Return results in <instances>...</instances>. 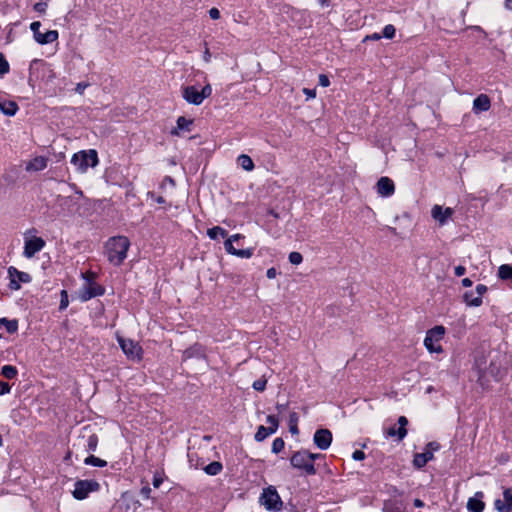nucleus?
I'll return each mask as SVG.
<instances>
[{
    "mask_svg": "<svg viewBox=\"0 0 512 512\" xmlns=\"http://www.w3.org/2000/svg\"><path fill=\"white\" fill-rule=\"evenodd\" d=\"M475 366L482 385L488 384L491 379L499 381L505 374V356L498 351H490L487 355L477 357Z\"/></svg>",
    "mask_w": 512,
    "mask_h": 512,
    "instance_id": "obj_1",
    "label": "nucleus"
},
{
    "mask_svg": "<svg viewBox=\"0 0 512 512\" xmlns=\"http://www.w3.org/2000/svg\"><path fill=\"white\" fill-rule=\"evenodd\" d=\"M130 242L125 236H116L108 240L106 244L108 260L114 265H121L127 256Z\"/></svg>",
    "mask_w": 512,
    "mask_h": 512,
    "instance_id": "obj_2",
    "label": "nucleus"
},
{
    "mask_svg": "<svg viewBox=\"0 0 512 512\" xmlns=\"http://www.w3.org/2000/svg\"><path fill=\"white\" fill-rule=\"evenodd\" d=\"M71 163L76 169L84 173L89 167H95L98 164V155L96 150L80 151L72 156Z\"/></svg>",
    "mask_w": 512,
    "mask_h": 512,
    "instance_id": "obj_3",
    "label": "nucleus"
},
{
    "mask_svg": "<svg viewBox=\"0 0 512 512\" xmlns=\"http://www.w3.org/2000/svg\"><path fill=\"white\" fill-rule=\"evenodd\" d=\"M260 503L267 510L271 511H280L283 505V502L274 486H269L263 489L260 497Z\"/></svg>",
    "mask_w": 512,
    "mask_h": 512,
    "instance_id": "obj_4",
    "label": "nucleus"
},
{
    "mask_svg": "<svg viewBox=\"0 0 512 512\" xmlns=\"http://www.w3.org/2000/svg\"><path fill=\"white\" fill-rule=\"evenodd\" d=\"M308 457L309 455L307 450L297 451L292 454L290 458V463L293 468L302 470L307 475H315L316 468L314 464H310V462L307 459Z\"/></svg>",
    "mask_w": 512,
    "mask_h": 512,
    "instance_id": "obj_5",
    "label": "nucleus"
},
{
    "mask_svg": "<svg viewBox=\"0 0 512 512\" xmlns=\"http://www.w3.org/2000/svg\"><path fill=\"white\" fill-rule=\"evenodd\" d=\"M444 334L445 328L443 326H435L434 328L430 329L424 339L425 347L430 352H441L442 347L438 344V342L443 338Z\"/></svg>",
    "mask_w": 512,
    "mask_h": 512,
    "instance_id": "obj_6",
    "label": "nucleus"
},
{
    "mask_svg": "<svg viewBox=\"0 0 512 512\" xmlns=\"http://www.w3.org/2000/svg\"><path fill=\"white\" fill-rule=\"evenodd\" d=\"M117 339L122 351L129 359L137 361L141 360L142 348L137 342L121 336H118Z\"/></svg>",
    "mask_w": 512,
    "mask_h": 512,
    "instance_id": "obj_7",
    "label": "nucleus"
},
{
    "mask_svg": "<svg viewBox=\"0 0 512 512\" xmlns=\"http://www.w3.org/2000/svg\"><path fill=\"white\" fill-rule=\"evenodd\" d=\"M100 485L94 480H78L72 492L73 497L77 500L85 499L90 492L98 491Z\"/></svg>",
    "mask_w": 512,
    "mask_h": 512,
    "instance_id": "obj_8",
    "label": "nucleus"
},
{
    "mask_svg": "<svg viewBox=\"0 0 512 512\" xmlns=\"http://www.w3.org/2000/svg\"><path fill=\"white\" fill-rule=\"evenodd\" d=\"M41 23L39 21L32 22L30 29L34 34L35 40L39 44H48L58 39V32L56 30H48L46 33H40Z\"/></svg>",
    "mask_w": 512,
    "mask_h": 512,
    "instance_id": "obj_9",
    "label": "nucleus"
},
{
    "mask_svg": "<svg viewBox=\"0 0 512 512\" xmlns=\"http://www.w3.org/2000/svg\"><path fill=\"white\" fill-rule=\"evenodd\" d=\"M104 294V288L95 282H87L83 289L79 292V298L82 301H88L93 297L101 296Z\"/></svg>",
    "mask_w": 512,
    "mask_h": 512,
    "instance_id": "obj_10",
    "label": "nucleus"
},
{
    "mask_svg": "<svg viewBox=\"0 0 512 512\" xmlns=\"http://www.w3.org/2000/svg\"><path fill=\"white\" fill-rule=\"evenodd\" d=\"M44 246L45 241L41 237L26 239L23 254L26 258H32L37 252L41 251Z\"/></svg>",
    "mask_w": 512,
    "mask_h": 512,
    "instance_id": "obj_11",
    "label": "nucleus"
},
{
    "mask_svg": "<svg viewBox=\"0 0 512 512\" xmlns=\"http://www.w3.org/2000/svg\"><path fill=\"white\" fill-rule=\"evenodd\" d=\"M454 214V210L450 207L443 208L440 205H434L431 210L433 219L438 222L440 226H443Z\"/></svg>",
    "mask_w": 512,
    "mask_h": 512,
    "instance_id": "obj_12",
    "label": "nucleus"
},
{
    "mask_svg": "<svg viewBox=\"0 0 512 512\" xmlns=\"http://www.w3.org/2000/svg\"><path fill=\"white\" fill-rule=\"evenodd\" d=\"M315 445L321 449L326 450L332 442V433L328 429H318L313 437Z\"/></svg>",
    "mask_w": 512,
    "mask_h": 512,
    "instance_id": "obj_13",
    "label": "nucleus"
},
{
    "mask_svg": "<svg viewBox=\"0 0 512 512\" xmlns=\"http://www.w3.org/2000/svg\"><path fill=\"white\" fill-rule=\"evenodd\" d=\"M9 276L11 277L10 288L14 290H18L20 288V284L15 280L17 277L19 282L28 283L31 281V276L22 271H18L15 267H10L8 269Z\"/></svg>",
    "mask_w": 512,
    "mask_h": 512,
    "instance_id": "obj_14",
    "label": "nucleus"
},
{
    "mask_svg": "<svg viewBox=\"0 0 512 512\" xmlns=\"http://www.w3.org/2000/svg\"><path fill=\"white\" fill-rule=\"evenodd\" d=\"M503 500L496 499L494 502L495 509L498 512H511L512 511V490L507 488L503 492Z\"/></svg>",
    "mask_w": 512,
    "mask_h": 512,
    "instance_id": "obj_15",
    "label": "nucleus"
},
{
    "mask_svg": "<svg viewBox=\"0 0 512 512\" xmlns=\"http://www.w3.org/2000/svg\"><path fill=\"white\" fill-rule=\"evenodd\" d=\"M377 193L382 197H389L395 191L393 181L388 177H381L376 184Z\"/></svg>",
    "mask_w": 512,
    "mask_h": 512,
    "instance_id": "obj_16",
    "label": "nucleus"
},
{
    "mask_svg": "<svg viewBox=\"0 0 512 512\" xmlns=\"http://www.w3.org/2000/svg\"><path fill=\"white\" fill-rule=\"evenodd\" d=\"M182 96L188 103L194 105H200L203 102V97L195 86L184 87Z\"/></svg>",
    "mask_w": 512,
    "mask_h": 512,
    "instance_id": "obj_17",
    "label": "nucleus"
},
{
    "mask_svg": "<svg viewBox=\"0 0 512 512\" xmlns=\"http://www.w3.org/2000/svg\"><path fill=\"white\" fill-rule=\"evenodd\" d=\"M483 492H476L474 497L468 499L467 509L469 512H483L485 503L482 501Z\"/></svg>",
    "mask_w": 512,
    "mask_h": 512,
    "instance_id": "obj_18",
    "label": "nucleus"
},
{
    "mask_svg": "<svg viewBox=\"0 0 512 512\" xmlns=\"http://www.w3.org/2000/svg\"><path fill=\"white\" fill-rule=\"evenodd\" d=\"M383 512H406V504L402 500L388 499L383 504Z\"/></svg>",
    "mask_w": 512,
    "mask_h": 512,
    "instance_id": "obj_19",
    "label": "nucleus"
},
{
    "mask_svg": "<svg viewBox=\"0 0 512 512\" xmlns=\"http://www.w3.org/2000/svg\"><path fill=\"white\" fill-rule=\"evenodd\" d=\"M490 106H491L490 99L485 94H480L473 101V111L475 113L487 111V110H489Z\"/></svg>",
    "mask_w": 512,
    "mask_h": 512,
    "instance_id": "obj_20",
    "label": "nucleus"
},
{
    "mask_svg": "<svg viewBox=\"0 0 512 512\" xmlns=\"http://www.w3.org/2000/svg\"><path fill=\"white\" fill-rule=\"evenodd\" d=\"M47 166V159L43 156H38L29 161L26 165L27 171H41Z\"/></svg>",
    "mask_w": 512,
    "mask_h": 512,
    "instance_id": "obj_21",
    "label": "nucleus"
},
{
    "mask_svg": "<svg viewBox=\"0 0 512 512\" xmlns=\"http://www.w3.org/2000/svg\"><path fill=\"white\" fill-rule=\"evenodd\" d=\"M433 458V452L430 450H426L423 453H417L414 456L413 464L417 468L424 467L428 461Z\"/></svg>",
    "mask_w": 512,
    "mask_h": 512,
    "instance_id": "obj_22",
    "label": "nucleus"
},
{
    "mask_svg": "<svg viewBox=\"0 0 512 512\" xmlns=\"http://www.w3.org/2000/svg\"><path fill=\"white\" fill-rule=\"evenodd\" d=\"M193 124V120L186 119L183 116H180L177 119V126L172 129L171 134L172 135H179V130H186L190 131V126Z\"/></svg>",
    "mask_w": 512,
    "mask_h": 512,
    "instance_id": "obj_23",
    "label": "nucleus"
},
{
    "mask_svg": "<svg viewBox=\"0 0 512 512\" xmlns=\"http://www.w3.org/2000/svg\"><path fill=\"white\" fill-rule=\"evenodd\" d=\"M463 301L470 307H479L482 304V298L475 296L473 291H467L463 295Z\"/></svg>",
    "mask_w": 512,
    "mask_h": 512,
    "instance_id": "obj_24",
    "label": "nucleus"
},
{
    "mask_svg": "<svg viewBox=\"0 0 512 512\" xmlns=\"http://www.w3.org/2000/svg\"><path fill=\"white\" fill-rule=\"evenodd\" d=\"M0 110L2 111L3 114H5L7 116H13L16 114V112L18 110V106L13 101H9L7 103L0 102Z\"/></svg>",
    "mask_w": 512,
    "mask_h": 512,
    "instance_id": "obj_25",
    "label": "nucleus"
},
{
    "mask_svg": "<svg viewBox=\"0 0 512 512\" xmlns=\"http://www.w3.org/2000/svg\"><path fill=\"white\" fill-rule=\"evenodd\" d=\"M298 421H299L298 414L296 412H291L289 414L288 424H289V431L294 435L299 433Z\"/></svg>",
    "mask_w": 512,
    "mask_h": 512,
    "instance_id": "obj_26",
    "label": "nucleus"
},
{
    "mask_svg": "<svg viewBox=\"0 0 512 512\" xmlns=\"http://www.w3.org/2000/svg\"><path fill=\"white\" fill-rule=\"evenodd\" d=\"M275 433V431H271L270 427H265L263 425L258 427V430L255 434V440L257 442H261L266 439L270 434Z\"/></svg>",
    "mask_w": 512,
    "mask_h": 512,
    "instance_id": "obj_27",
    "label": "nucleus"
},
{
    "mask_svg": "<svg viewBox=\"0 0 512 512\" xmlns=\"http://www.w3.org/2000/svg\"><path fill=\"white\" fill-rule=\"evenodd\" d=\"M498 276L502 280H512V266L503 264L498 269Z\"/></svg>",
    "mask_w": 512,
    "mask_h": 512,
    "instance_id": "obj_28",
    "label": "nucleus"
},
{
    "mask_svg": "<svg viewBox=\"0 0 512 512\" xmlns=\"http://www.w3.org/2000/svg\"><path fill=\"white\" fill-rule=\"evenodd\" d=\"M398 424L400 425V427L397 430V437H398V440L401 441L407 435V429H406V425L408 424L407 418L405 416H400L398 418Z\"/></svg>",
    "mask_w": 512,
    "mask_h": 512,
    "instance_id": "obj_29",
    "label": "nucleus"
},
{
    "mask_svg": "<svg viewBox=\"0 0 512 512\" xmlns=\"http://www.w3.org/2000/svg\"><path fill=\"white\" fill-rule=\"evenodd\" d=\"M238 163L246 171H251L254 168V163L252 159L245 154H242L238 157Z\"/></svg>",
    "mask_w": 512,
    "mask_h": 512,
    "instance_id": "obj_30",
    "label": "nucleus"
},
{
    "mask_svg": "<svg viewBox=\"0 0 512 512\" xmlns=\"http://www.w3.org/2000/svg\"><path fill=\"white\" fill-rule=\"evenodd\" d=\"M227 234H228L227 231L220 226H215V227L207 230V235L212 240L217 239L218 236H221L224 238L227 236Z\"/></svg>",
    "mask_w": 512,
    "mask_h": 512,
    "instance_id": "obj_31",
    "label": "nucleus"
},
{
    "mask_svg": "<svg viewBox=\"0 0 512 512\" xmlns=\"http://www.w3.org/2000/svg\"><path fill=\"white\" fill-rule=\"evenodd\" d=\"M223 466L220 462L218 461H214V462H211L210 464H208L205 468H204V471L208 474V475H212V476H215L217 474H219L222 470Z\"/></svg>",
    "mask_w": 512,
    "mask_h": 512,
    "instance_id": "obj_32",
    "label": "nucleus"
},
{
    "mask_svg": "<svg viewBox=\"0 0 512 512\" xmlns=\"http://www.w3.org/2000/svg\"><path fill=\"white\" fill-rule=\"evenodd\" d=\"M5 326L7 332L14 333L18 329L17 320H7L6 318L0 319V327Z\"/></svg>",
    "mask_w": 512,
    "mask_h": 512,
    "instance_id": "obj_33",
    "label": "nucleus"
},
{
    "mask_svg": "<svg viewBox=\"0 0 512 512\" xmlns=\"http://www.w3.org/2000/svg\"><path fill=\"white\" fill-rule=\"evenodd\" d=\"M84 463L86 465H92L96 467H105L107 465V462L105 460L95 457L94 455L86 457Z\"/></svg>",
    "mask_w": 512,
    "mask_h": 512,
    "instance_id": "obj_34",
    "label": "nucleus"
},
{
    "mask_svg": "<svg viewBox=\"0 0 512 512\" xmlns=\"http://www.w3.org/2000/svg\"><path fill=\"white\" fill-rule=\"evenodd\" d=\"M1 374L7 379H13L17 375V369L12 365H4L1 369Z\"/></svg>",
    "mask_w": 512,
    "mask_h": 512,
    "instance_id": "obj_35",
    "label": "nucleus"
},
{
    "mask_svg": "<svg viewBox=\"0 0 512 512\" xmlns=\"http://www.w3.org/2000/svg\"><path fill=\"white\" fill-rule=\"evenodd\" d=\"M195 355H199V356L203 355L201 346L194 345L193 347L185 350L184 353H183V358L184 359H188V358H191V357H193Z\"/></svg>",
    "mask_w": 512,
    "mask_h": 512,
    "instance_id": "obj_36",
    "label": "nucleus"
},
{
    "mask_svg": "<svg viewBox=\"0 0 512 512\" xmlns=\"http://www.w3.org/2000/svg\"><path fill=\"white\" fill-rule=\"evenodd\" d=\"M98 445V437L96 434L88 436L85 447L87 451H95Z\"/></svg>",
    "mask_w": 512,
    "mask_h": 512,
    "instance_id": "obj_37",
    "label": "nucleus"
},
{
    "mask_svg": "<svg viewBox=\"0 0 512 512\" xmlns=\"http://www.w3.org/2000/svg\"><path fill=\"white\" fill-rule=\"evenodd\" d=\"M284 446V440L282 438H276L272 443V452L278 454L284 449Z\"/></svg>",
    "mask_w": 512,
    "mask_h": 512,
    "instance_id": "obj_38",
    "label": "nucleus"
},
{
    "mask_svg": "<svg viewBox=\"0 0 512 512\" xmlns=\"http://www.w3.org/2000/svg\"><path fill=\"white\" fill-rule=\"evenodd\" d=\"M396 29L392 24H388L383 28L382 35L387 39H392L395 36Z\"/></svg>",
    "mask_w": 512,
    "mask_h": 512,
    "instance_id": "obj_39",
    "label": "nucleus"
},
{
    "mask_svg": "<svg viewBox=\"0 0 512 512\" xmlns=\"http://www.w3.org/2000/svg\"><path fill=\"white\" fill-rule=\"evenodd\" d=\"M9 63L5 59L4 55L0 52V76L5 75L9 72Z\"/></svg>",
    "mask_w": 512,
    "mask_h": 512,
    "instance_id": "obj_40",
    "label": "nucleus"
},
{
    "mask_svg": "<svg viewBox=\"0 0 512 512\" xmlns=\"http://www.w3.org/2000/svg\"><path fill=\"white\" fill-rule=\"evenodd\" d=\"M266 384H267V380L264 377H262L256 381H254L252 386L256 391L263 392L266 388Z\"/></svg>",
    "mask_w": 512,
    "mask_h": 512,
    "instance_id": "obj_41",
    "label": "nucleus"
},
{
    "mask_svg": "<svg viewBox=\"0 0 512 512\" xmlns=\"http://www.w3.org/2000/svg\"><path fill=\"white\" fill-rule=\"evenodd\" d=\"M289 261L293 265H299L303 261V257L299 252H291L289 254Z\"/></svg>",
    "mask_w": 512,
    "mask_h": 512,
    "instance_id": "obj_42",
    "label": "nucleus"
},
{
    "mask_svg": "<svg viewBox=\"0 0 512 512\" xmlns=\"http://www.w3.org/2000/svg\"><path fill=\"white\" fill-rule=\"evenodd\" d=\"M253 255V249H237L234 256L240 257V258H250Z\"/></svg>",
    "mask_w": 512,
    "mask_h": 512,
    "instance_id": "obj_43",
    "label": "nucleus"
},
{
    "mask_svg": "<svg viewBox=\"0 0 512 512\" xmlns=\"http://www.w3.org/2000/svg\"><path fill=\"white\" fill-rule=\"evenodd\" d=\"M48 2L49 0H39V2H37L34 5V10L39 13H45L48 6Z\"/></svg>",
    "mask_w": 512,
    "mask_h": 512,
    "instance_id": "obj_44",
    "label": "nucleus"
},
{
    "mask_svg": "<svg viewBox=\"0 0 512 512\" xmlns=\"http://www.w3.org/2000/svg\"><path fill=\"white\" fill-rule=\"evenodd\" d=\"M267 423L270 424V428H271V431H275L278 429V426H279V421L278 419L273 416V415H268L267 416Z\"/></svg>",
    "mask_w": 512,
    "mask_h": 512,
    "instance_id": "obj_45",
    "label": "nucleus"
},
{
    "mask_svg": "<svg viewBox=\"0 0 512 512\" xmlns=\"http://www.w3.org/2000/svg\"><path fill=\"white\" fill-rule=\"evenodd\" d=\"M224 247H225V250L227 251V253L231 254V255H234L235 252H236V248L233 246V242H232V239H227L225 242H224Z\"/></svg>",
    "mask_w": 512,
    "mask_h": 512,
    "instance_id": "obj_46",
    "label": "nucleus"
},
{
    "mask_svg": "<svg viewBox=\"0 0 512 512\" xmlns=\"http://www.w3.org/2000/svg\"><path fill=\"white\" fill-rule=\"evenodd\" d=\"M212 93V87L210 84H206L201 90H200V94H201V97H203V100L205 98H208Z\"/></svg>",
    "mask_w": 512,
    "mask_h": 512,
    "instance_id": "obj_47",
    "label": "nucleus"
},
{
    "mask_svg": "<svg viewBox=\"0 0 512 512\" xmlns=\"http://www.w3.org/2000/svg\"><path fill=\"white\" fill-rule=\"evenodd\" d=\"M68 294L65 290L61 291L60 309H65L68 306Z\"/></svg>",
    "mask_w": 512,
    "mask_h": 512,
    "instance_id": "obj_48",
    "label": "nucleus"
},
{
    "mask_svg": "<svg viewBox=\"0 0 512 512\" xmlns=\"http://www.w3.org/2000/svg\"><path fill=\"white\" fill-rule=\"evenodd\" d=\"M10 385L7 382L0 381V395H4L10 392Z\"/></svg>",
    "mask_w": 512,
    "mask_h": 512,
    "instance_id": "obj_49",
    "label": "nucleus"
},
{
    "mask_svg": "<svg viewBox=\"0 0 512 512\" xmlns=\"http://www.w3.org/2000/svg\"><path fill=\"white\" fill-rule=\"evenodd\" d=\"M319 85H321L322 87H328L330 85L328 76H326L325 74L319 75Z\"/></svg>",
    "mask_w": 512,
    "mask_h": 512,
    "instance_id": "obj_50",
    "label": "nucleus"
},
{
    "mask_svg": "<svg viewBox=\"0 0 512 512\" xmlns=\"http://www.w3.org/2000/svg\"><path fill=\"white\" fill-rule=\"evenodd\" d=\"M89 86V83H86V82H80L76 85L75 87V91L78 93V94H83L84 93V90Z\"/></svg>",
    "mask_w": 512,
    "mask_h": 512,
    "instance_id": "obj_51",
    "label": "nucleus"
},
{
    "mask_svg": "<svg viewBox=\"0 0 512 512\" xmlns=\"http://www.w3.org/2000/svg\"><path fill=\"white\" fill-rule=\"evenodd\" d=\"M487 286L484 285V284H478L476 286V293H477V296H480L482 298V296L487 292Z\"/></svg>",
    "mask_w": 512,
    "mask_h": 512,
    "instance_id": "obj_52",
    "label": "nucleus"
},
{
    "mask_svg": "<svg viewBox=\"0 0 512 512\" xmlns=\"http://www.w3.org/2000/svg\"><path fill=\"white\" fill-rule=\"evenodd\" d=\"M352 457L354 460L360 461L365 459V453L361 450H356L353 452Z\"/></svg>",
    "mask_w": 512,
    "mask_h": 512,
    "instance_id": "obj_53",
    "label": "nucleus"
},
{
    "mask_svg": "<svg viewBox=\"0 0 512 512\" xmlns=\"http://www.w3.org/2000/svg\"><path fill=\"white\" fill-rule=\"evenodd\" d=\"M209 16L213 20L219 19L220 18V11L217 8H211L209 10Z\"/></svg>",
    "mask_w": 512,
    "mask_h": 512,
    "instance_id": "obj_54",
    "label": "nucleus"
},
{
    "mask_svg": "<svg viewBox=\"0 0 512 512\" xmlns=\"http://www.w3.org/2000/svg\"><path fill=\"white\" fill-rule=\"evenodd\" d=\"M308 455H309V457H308L307 459H308V461L310 462V464H314V461H315L316 459H319V458L322 456V455H321V454H319V453H311V452H309V451H308Z\"/></svg>",
    "mask_w": 512,
    "mask_h": 512,
    "instance_id": "obj_55",
    "label": "nucleus"
},
{
    "mask_svg": "<svg viewBox=\"0 0 512 512\" xmlns=\"http://www.w3.org/2000/svg\"><path fill=\"white\" fill-rule=\"evenodd\" d=\"M381 35L379 33H373L371 35H367L365 38H364V42L368 41V40H380L381 39Z\"/></svg>",
    "mask_w": 512,
    "mask_h": 512,
    "instance_id": "obj_56",
    "label": "nucleus"
},
{
    "mask_svg": "<svg viewBox=\"0 0 512 512\" xmlns=\"http://www.w3.org/2000/svg\"><path fill=\"white\" fill-rule=\"evenodd\" d=\"M466 272V268L462 265H459L457 267H455V275L460 277L462 275H464Z\"/></svg>",
    "mask_w": 512,
    "mask_h": 512,
    "instance_id": "obj_57",
    "label": "nucleus"
},
{
    "mask_svg": "<svg viewBox=\"0 0 512 512\" xmlns=\"http://www.w3.org/2000/svg\"><path fill=\"white\" fill-rule=\"evenodd\" d=\"M140 493L145 497V498H150V493H151V488L149 486H144L142 487Z\"/></svg>",
    "mask_w": 512,
    "mask_h": 512,
    "instance_id": "obj_58",
    "label": "nucleus"
},
{
    "mask_svg": "<svg viewBox=\"0 0 512 512\" xmlns=\"http://www.w3.org/2000/svg\"><path fill=\"white\" fill-rule=\"evenodd\" d=\"M266 275H267V277H268L269 279H273V278H275V277H276V275H277V271H276V269H275L274 267L269 268V269L267 270V272H266Z\"/></svg>",
    "mask_w": 512,
    "mask_h": 512,
    "instance_id": "obj_59",
    "label": "nucleus"
},
{
    "mask_svg": "<svg viewBox=\"0 0 512 512\" xmlns=\"http://www.w3.org/2000/svg\"><path fill=\"white\" fill-rule=\"evenodd\" d=\"M287 408H288V402L277 403V405H276V409L278 410L279 413L284 412Z\"/></svg>",
    "mask_w": 512,
    "mask_h": 512,
    "instance_id": "obj_60",
    "label": "nucleus"
},
{
    "mask_svg": "<svg viewBox=\"0 0 512 512\" xmlns=\"http://www.w3.org/2000/svg\"><path fill=\"white\" fill-rule=\"evenodd\" d=\"M303 93L306 94L308 98H314L316 96L315 90H311L308 88H304Z\"/></svg>",
    "mask_w": 512,
    "mask_h": 512,
    "instance_id": "obj_61",
    "label": "nucleus"
},
{
    "mask_svg": "<svg viewBox=\"0 0 512 512\" xmlns=\"http://www.w3.org/2000/svg\"><path fill=\"white\" fill-rule=\"evenodd\" d=\"M162 482H163V479L161 477L154 476V478H153V486L155 488H159L160 485L162 484Z\"/></svg>",
    "mask_w": 512,
    "mask_h": 512,
    "instance_id": "obj_62",
    "label": "nucleus"
},
{
    "mask_svg": "<svg viewBox=\"0 0 512 512\" xmlns=\"http://www.w3.org/2000/svg\"><path fill=\"white\" fill-rule=\"evenodd\" d=\"M438 448H439V444L436 442H430L427 445V450H430V451L437 450Z\"/></svg>",
    "mask_w": 512,
    "mask_h": 512,
    "instance_id": "obj_63",
    "label": "nucleus"
},
{
    "mask_svg": "<svg viewBox=\"0 0 512 512\" xmlns=\"http://www.w3.org/2000/svg\"><path fill=\"white\" fill-rule=\"evenodd\" d=\"M387 435L390 436V437H394V436H397V430L396 428L393 426V427H390L388 430H387Z\"/></svg>",
    "mask_w": 512,
    "mask_h": 512,
    "instance_id": "obj_64",
    "label": "nucleus"
}]
</instances>
